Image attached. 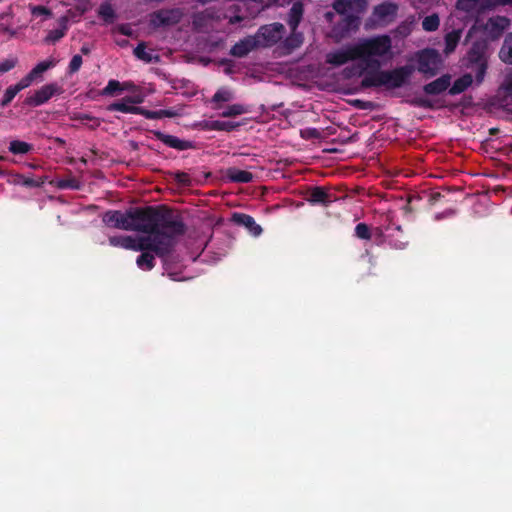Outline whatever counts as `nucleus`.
Segmentation results:
<instances>
[{"label": "nucleus", "instance_id": "38", "mask_svg": "<svg viewBox=\"0 0 512 512\" xmlns=\"http://www.w3.org/2000/svg\"><path fill=\"white\" fill-rule=\"evenodd\" d=\"M410 103H411V105H413L415 107H419V108H424V109H434L435 108L434 101H432L429 98L423 97V96L414 97L410 101Z\"/></svg>", "mask_w": 512, "mask_h": 512}, {"label": "nucleus", "instance_id": "4", "mask_svg": "<svg viewBox=\"0 0 512 512\" xmlns=\"http://www.w3.org/2000/svg\"><path fill=\"white\" fill-rule=\"evenodd\" d=\"M490 52L489 44L486 39H478L474 41L471 47L461 59V67L469 70L475 75V82L480 85L486 76L488 69Z\"/></svg>", "mask_w": 512, "mask_h": 512}, {"label": "nucleus", "instance_id": "13", "mask_svg": "<svg viewBox=\"0 0 512 512\" xmlns=\"http://www.w3.org/2000/svg\"><path fill=\"white\" fill-rule=\"evenodd\" d=\"M151 133L156 137V139L164 143L166 146L178 151H185L195 148L194 142L190 140L180 139L174 135L165 134L160 130H152Z\"/></svg>", "mask_w": 512, "mask_h": 512}, {"label": "nucleus", "instance_id": "8", "mask_svg": "<svg viewBox=\"0 0 512 512\" xmlns=\"http://www.w3.org/2000/svg\"><path fill=\"white\" fill-rule=\"evenodd\" d=\"M441 57L435 49H424L418 54L417 70L426 77L435 76L440 68Z\"/></svg>", "mask_w": 512, "mask_h": 512}, {"label": "nucleus", "instance_id": "32", "mask_svg": "<svg viewBox=\"0 0 512 512\" xmlns=\"http://www.w3.org/2000/svg\"><path fill=\"white\" fill-rule=\"evenodd\" d=\"M440 25V19L437 14H431L426 16L422 21V28L427 32H433L438 29Z\"/></svg>", "mask_w": 512, "mask_h": 512}, {"label": "nucleus", "instance_id": "50", "mask_svg": "<svg viewBox=\"0 0 512 512\" xmlns=\"http://www.w3.org/2000/svg\"><path fill=\"white\" fill-rule=\"evenodd\" d=\"M14 66H15V61L14 60H5V61L0 63V72H2V73L8 72L12 68H14Z\"/></svg>", "mask_w": 512, "mask_h": 512}, {"label": "nucleus", "instance_id": "15", "mask_svg": "<svg viewBox=\"0 0 512 512\" xmlns=\"http://www.w3.org/2000/svg\"><path fill=\"white\" fill-rule=\"evenodd\" d=\"M257 47H259V40L255 36H247L231 47L230 54L234 57L242 58Z\"/></svg>", "mask_w": 512, "mask_h": 512}, {"label": "nucleus", "instance_id": "33", "mask_svg": "<svg viewBox=\"0 0 512 512\" xmlns=\"http://www.w3.org/2000/svg\"><path fill=\"white\" fill-rule=\"evenodd\" d=\"M237 127H239V124L231 122V121L215 120L210 123V129L216 130V131L230 132V131L235 130Z\"/></svg>", "mask_w": 512, "mask_h": 512}, {"label": "nucleus", "instance_id": "55", "mask_svg": "<svg viewBox=\"0 0 512 512\" xmlns=\"http://www.w3.org/2000/svg\"><path fill=\"white\" fill-rule=\"evenodd\" d=\"M505 91L508 95L512 96V77L509 78L505 85H504Z\"/></svg>", "mask_w": 512, "mask_h": 512}, {"label": "nucleus", "instance_id": "19", "mask_svg": "<svg viewBox=\"0 0 512 512\" xmlns=\"http://www.w3.org/2000/svg\"><path fill=\"white\" fill-rule=\"evenodd\" d=\"M304 15V5L301 1H296L292 4L289 10L287 24L291 30H297Z\"/></svg>", "mask_w": 512, "mask_h": 512}, {"label": "nucleus", "instance_id": "44", "mask_svg": "<svg viewBox=\"0 0 512 512\" xmlns=\"http://www.w3.org/2000/svg\"><path fill=\"white\" fill-rule=\"evenodd\" d=\"M83 63L82 56L81 55H74L69 63L68 66V73L74 74L79 71L81 68V65Z\"/></svg>", "mask_w": 512, "mask_h": 512}, {"label": "nucleus", "instance_id": "35", "mask_svg": "<svg viewBox=\"0 0 512 512\" xmlns=\"http://www.w3.org/2000/svg\"><path fill=\"white\" fill-rule=\"evenodd\" d=\"M134 55L139 60L146 63H151L154 59L152 53L146 51V45L144 42L139 43L134 49Z\"/></svg>", "mask_w": 512, "mask_h": 512}, {"label": "nucleus", "instance_id": "39", "mask_svg": "<svg viewBox=\"0 0 512 512\" xmlns=\"http://www.w3.org/2000/svg\"><path fill=\"white\" fill-rule=\"evenodd\" d=\"M233 99V93L226 88H220L212 97V102H228Z\"/></svg>", "mask_w": 512, "mask_h": 512}, {"label": "nucleus", "instance_id": "5", "mask_svg": "<svg viewBox=\"0 0 512 512\" xmlns=\"http://www.w3.org/2000/svg\"><path fill=\"white\" fill-rule=\"evenodd\" d=\"M366 5V0H335L333 9L343 18L334 26V32L340 37H345L351 31H356L360 25V18L349 12H363Z\"/></svg>", "mask_w": 512, "mask_h": 512}, {"label": "nucleus", "instance_id": "11", "mask_svg": "<svg viewBox=\"0 0 512 512\" xmlns=\"http://www.w3.org/2000/svg\"><path fill=\"white\" fill-rule=\"evenodd\" d=\"M180 8L160 9L151 14V25L154 27L172 26L178 24L183 18Z\"/></svg>", "mask_w": 512, "mask_h": 512}, {"label": "nucleus", "instance_id": "21", "mask_svg": "<svg viewBox=\"0 0 512 512\" xmlns=\"http://www.w3.org/2000/svg\"><path fill=\"white\" fill-rule=\"evenodd\" d=\"M473 83V76L471 73H465L461 77L457 78L451 87H449L448 93L452 96L461 94L467 90Z\"/></svg>", "mask_w": 512, "mask_h": 512}, {"label": "nucleus", "instance_id": "62", "mask_svg": "<svg viewBox=\"0 0 512 512\" xmlns=\"http://www.w3.org/2000/svg\"><path fill=\"white\" fill-rule=\"evenodd\" d=\"M29 167H30V168H33V169H35V168H37V165H35V164H29Z\"/></svg>", "mask_w": 512, "mask_h": 512}, {"label": "nucleus", "instance_id": "28", "mask_svg": "<svg viewBox=\"0 0 512 512\" xmlns=\"http://www.w3.org/2000/svg\"><path fill=\"white\" fill-rule=\"evenodd\" d=\"M46 181V178L34 179L32 177H26L22 174H15L14 184L21 185L28 188L41 187Z\"/></svg>", "mask_w": 512, "mask_h": 512}, {"label": "nucleus", "instance_id": "36", "mask_svg": "<svg viewBox=\"0 0 512 512\" xmlns=\"http://www.w3.org/2000/svg\"><path fill=\"white\" fill-rule=\"evenodd\" d=\"M354 234L361 240H370L372 237L370 227L366 223H358L354 229Z\"/></svg>", "mask_w": 512, "mask_h": 512}, {"label": "nucleus", "instance_id": "1", "mask_svg": "<svg viewBox=\"0 0 512 512\" xmlns=\"http://www.w3.org/2000/svg\"><path fill=\"white\" fill-rule=\"evenodd\" d=\"M103 223L115 229L142 233L161 231L184 234L186 226L180 216L165 205L129 208L125 212L108 210L102 216Z\"/></svg>", "mask_w": 512, "mask_h": 512}, {"label": "nucleus", "instance_id": "43", "mask_svg": "<svg viewBox=\"0 0 512 512\" xmlns=\"http://www.w3.org/2000/svg\"><path fill=\"white\" fill-rule=\"evenodd\" d=\"M99 15L106 21H112L115 17L114 10L109 4H102L100 6Z\"/></svg>", "mask_w": 512, "mask_h": 512}, {"label": "nucleus", "instance_id": "27", "mask_svg": "<svg viewBox=\"0 0 512 512\" xmlns=\"http://www.w3.org/2000/svg\"><path fill=\"white\" fill-rule=\"evenodd\" d=\"M499 58L506 64H512V32L506 35L499 51Z\"/></svg>", "mask_w": 512, "mask_h": 512}, {"label": "nucleus", "instance_id": "51", "mask_svg": "<svg viewBox=\"0 0 512 512\" xmlns=\"http://www.w3.org/2000/svg\"><path fill=\"white\" fill-rule=\"evenodd\" d=\"M279 0H255V3L261 6V9L264 10L278 3Z\"/></svg>", "mask_w": 512, "mask_h": 512}, {"label": "nucleus", "instance_id": "57", "mask_svg": "<svg viewBox=\"0 0 512 512\" xmlns=\"http://www.w3.org/2000/svg\"><path fill=\"white\" fill-rule=\"evenodd\" d=\"M398 31L399 33L401 34H407L409 32V27L407 24L405 23H402L401 25H399L398 27Z\"/></svg>", "mask_w": 512, "mask_h": 512}, {"label": "nucleus", "instance_id": "20", "mask_svg": "<svg viewBox=\"0 0 512 512\" xmlns=\"http://www.w3.org/2000/svg\"><path fill=\"white\" fill-rule=\"evenodd\" d=\"M303 41L304 36L301 32L291 30V34L283 40L281 47L285 50L286 54H290L298 49L303 44Z\"/></svg>", "mask_w": 512, "mask_h": 512}, {"label": "nucleus", "instance_id": "2", "mask_svg": "<svg viewBox=\"0 0 512 512\" xmlns=\"http://www.w3.org/2000/svg\"><path fill=\"white\" fill-rule=\"evenodd\" d=\"M147 234V236H141L138 239H135L132 236H110L108 238V242L110 246L120 247L126 250H153L157 257L161 258L165 268L167 269L169 260L172 257L177 244V238L183 234L167 231Z\"/></svg>", "mask_w": 512, "mask_h": 512}, {"label": "nucleus", "instance_id": "49", "mask_svg": "<svg viewBox=\"0 0 512 512\" xmlns=\"http://www.w3.org/2000/svg\"><path fill=\"white\" fill-rule=\"evenodd\" d=\"M211 17L210 14H207L206 12H198L193 15V24L195 26L200 25L206 18Z\"/></svg>", "mask_w": 512, "mask_h": 512}, {"label": "nucleus", "instance_id": "53", "mask_svg": "<svg viewBox=\"0 0 512 512\" xmlns=\"http://www.w3.org/2000/svg\"><path fill=\"white\" fill-rule=\"evenodd\" d=\"M124 100L128 103H131L132 105L140 104L143 102V97L136 95V96H126L124 97Z\"/></svg>", "mask_w": 512, "mask_h": 512}, {"label": "nucleus", "instance_id": "7", "mask_svg": "<svg viewBox=\"0 0 512 512\" xmlns=\"http://www.w3.org/2000/svg\"><path fill=\"white\" fill-rule=\"evenodd\" d=\"M285 26L280 22L262 25L254 35L259 40V47H271L284 36Z\"/></svg>", "mask_w": 512, "mask_h": 512}, {"label": "nucleus", "instance_id": "34", "mask_svg": "<svg viewBox=\"0 0 512 512\" xmlns=\"http://www.w3.org/2000/svg\"><path fill=\"white\" fill-rule=\"evenodd\" d=\"M125 88L123 85L114 79L108 81L106 87L101 91V95L103 96H113L118 92L123 91Z\"/></svg>", "mask_w": 512, "mask_h": 512}, {"label": "nucleus", "instance_id": "12", "mask_svg": "<svg viewBox=\"0 0 512 512\" xmlns=\"http://www.w3.org/2000/svg\"><path fill=\"white\" fill-rule=\"evenodd\" d=\"M357 59L360 58L357 52L356 44L338 49L326 55V63L335 67L342 66L349 61H354Z\"/></svg>", "mask_w": 512, "mask_h": 512}, {"label": "nucleus", "instance_id": "59", "mask_svg": "<svg viewBox=\"0 0 512 512\" xmlns=\"http://www.w3.org/2000/svg\"><path fill=\"white\" fill-rule=\"evenodd\" d=\"M503 6H506V5H512V0H501L500 2Z\"/></svg>", "mask_w": 512, "mask_h": 512}, {"label": "nucleus", "instance_id": "61", "mask_svg": "<svg viewBox=\"0 0 512 512\" xmlns=\"http://www.w3.org/2000/svg\"><path fill=\"white\" fill-rule=\"evenodd\" d=\"M81 119H82V120H84V119H89V120H91V119H93V118H92L90 115L85 114V115H83V116L81 117Z\"/></svg>", "mask_w": 512, "mask_h": 512}, {"label": "nucleus", "instance_id": "22", "mask_svg": "<svg viewBox=\"0 0 512 512\" xmlns=\"http://www.w3.org/2000/svg\"><path fill=\"white\" fill-rule=\"evenodd\" d=\"M226 177L234 183H249L253 179V174L246 170H241L235 167L228 168Z\"/></svg>", "mask_w": 512, "mask_h": 512}, {"label": "nucleus", "instance_id": "23", "mask_svg": "<svg viewBox=\"0 0 512 512\" xmlns=\"http://www.w3.org/2000/svg\"><path fill=\"white\" fill-rule=\"evenodd\" d=\"M142 253L137 257L136 264L141 270L150 271L155 267V256L153 250L141 251Z\"/></svg>", "mask_w": 512, "mask_h": 512}, {"label": "nucleus", "instance_id": "52", "mask_svg": "<svg viewBox=\"0 0 512 512\" xmlns=\"http://www.w3.org/2000/svg\"><path fill=\"white\" fill-rule=\"evenodd\" d=\"M32 12L34 15H51V11L45 6H36Z\"/></svg>", "mask_w": 512, "mask_h": 512}, {"label": "nucleus", "instance_id": "10", "mask_svg": "<svg viewBox=\"0 0 512 512\" xmlns=\"http://www.w3.org/2000/svg\"><path fill=\"white\" fill-rule=\"evenodd\" d=\"M62 93V88L57 83H50L42 86L34 93L25 98L24 104L37 107L48 102L54 95Z\"/></svg>", "mask_w": 512, "mask_h": 512}, {"label": "nucleus", "instance_id": "54", "mask_svg": "<svg viewBox=\"0 0 512 512\" xmlns=\"http://www.w3.org/2000/svg\"><path fill=\"white\" fill-rule=\"evenodd\" d=\"M244 20V17L241 16V15H234V16H231L228 20L229 24L231 25H235L237 23H240Z\"/></svg>", "mask_w": 512, "mask_h": 512}, {"label": "nucleus", "instance_id": "3", "mask_svg": "<svg viewBox=\"0 0 512 512\" xmlns=\"http://www.w3.org/2000/svg\"><path fill=\"white\" fill-rule=\"evenodd\" d=\"M415 68L406 64L391 70L368 71L361 80L362 88L384 87L386 90L401 88L410 82Z\"/></svg>", "mask_w": 512, "mask_h": 512}, {"label": "nucleus", "instance_id": "16", "mask_svg": "<svg viewBox=\"0 0 512 512\" xmlns=\"http://www.w3.org/2000/svg\"><path fill=\"white\" fill-rule=\"evenodd\" d=\"M231 221L238 226L247 228L249 233L255 237L259 236L263 231L261 226L255 222L254 218L245 213H233Z\"/></svg>", "mask_w": 512, "mask_h": 512}, {"label": "nucleus", "instance_id": "46", "mask_svg": "<svg viewBox=\"0 0 512 512\" xmlns=\"http://www.w3.org/2000/svg\"><path fill=\"white\" fill-rule=\"evenodd\" d=\"M501 0H481L479 12L493 9L498 6H503Z\"/></svg>", "mask_w": 512, "mask_h": 512}, {"label": "nucleus", "instance_id": "9", "mask_svg": "<svg viewBox=\"0 0 512 512\" xmlns=\"http://www.w3.org/2000/svg\"><path fill=\"white\" fill-rule=\"evenodd\" d=\"M510 24L511 21L508 17L496 15L487 19V21L482 25V30L488 39L496 41L502 37Z\"/></svg>", "mask_w": 512, "mask_h": 512}, {"label": "nucleus", "instance_id": "40", "mask_svg": "<svg viewBox=\"0 0 512 512\" xmlns=\"http://www.w3.org/2000/svg\"><path fill=\"white\" fill-rule=\"evenodd\" d=\"M67 27L63 25L62 28L53 29L48 32V35L45 38L46 42L56 43L61 38H63L66 34Z\"/></svg>", "mask_w": 512, "mask_h": 512}, {"label": "nucleus", "instance_id": "30", "mask_svg": "<svg viewBox=\"0 0 512 512\" xmlns=\"http://www.w3.org/2000/svg\"><path fill=\"white\" fill-rule=\"evenodd\" d=\"M249 112V108L243 104H232L228 106L221 116L224 118L235 117Z\"/></svg>", "mask_w": 512, "mask_h": 512}, {"label": "nucleus", "instance_id": "58", "mask_svg": "<svg viewBox=\"0 0 512 512\" xmlns=\"http://www.w3.org/2000/svg\"><path fill=\"white\" fill-rule=\"evenodd\" d=\"M81 53L84 54V55H88L90 53V48L86 45H83L81 47Z\"/></svg>", "mask_w": 512, "mask_h": 512}, {"label": "nucleus", "instance_id": "60", "mask_svg": "<svg viewBox=\"0 0 512 512\" xmlns=\"http://www.w3.org/2000/svg\"><path fill=\"white\" fill-rule=\"evenodd\" d=\"M120 31H121V33H122V34H124V35H130V34H131V32H130L129 30H127L126 28H124V27H122V28L120 29Z\"/></svg>", "mask_w": 512, "mask_h": 512}, {"label": "nucleus", "instance_id": "31", "mask_svg": "<svg viewBox=\"0 0 512 512\" xmlns=\"http://www.w3.org/2000/svg\"><path fill=\"white\" fill-rule=\"evenodd\" d=\"M480 3L481 0H458L456 7L463 12L473 13L479 12Z\"/></svg>", "mask_w": 512, "mask_h": 512}, {"label": "nucleus", "instance_id": "56", "mask_svg": "<svg viewBox=\"0 0 512 512\" xmlns=\"http://www.w3.org/2000/svg\"><path fill=\"white\" fill-rule=\"evenodd\" d=\"M442 197V195L439 193V192H435V193H432L431 196H430V199L429 201L434 204L436 203L440 198Z\"/></svg>", "mask_w": 512, "mask_h": 512}, {"label": "nucleus", "instance_id": "45", "mask_svg": "<svg viewBox=\"0 0 512 512\" xmlns=\"http://www.w3.org/2000/svg\"><path fill=\"white\" fill-rule=\"evenodd\" d=\"M174 179L181 186H185V187L191 186V178H190L189 174L186 172L177 171L174 174Z\"/></svg>", "mask_w": 512, "mask_h": 512}, {"label": "nucleus", "instance_id": "41", "mask_svg": "<svg viewBox=\"0 0 512 512\" xmlns=\"http://www.w3.org/2000/svg\"><path fill=\"white\" fill-rule=\"evenodd\" d=\"M56 186L59 189H74L77 190L80 188L79 181L75 178H66L59 179L56 182Z\"/></svg>", "mask_w": 512, "mask_h": 512}, {"label": "nucleus", "instance_id": "6", "mask_svg": "<svg viewBox=\"0 0 512 512\" xmlns=\"http://www.w3.org/2000/svg\"><path fill=\"white\" fill-rule=\"evenodd\" d=\"M392 41L388 35H379L367 39H363L356 44L357 52L360 59L366 60L370 65L369 58L372 56L382 57L390 52Z\"/></svg>", "mask_w": 512, "mask_h": 512}, {"label": "nucleus", "instance_id": "17", "mask_svg": "<svg viewBox=\"0 0 512 512\" xmlns=\"http://www.w3.org/2000/svg\"><path fill=\"white\" fill-rule=\"evenodd\" d=\"M451 85V75L444 74L439 78L431 81L423 86V91L426 95H440L449 89Z\"/></svg>", "mask_w": 512, "mask_h": 512}, {"label": "nucleus", "instance_id": "42", "mask_svg": "<svg viewBox=\"0 0 512 512\" xmlns=\"http://www.w3.org/2000/svg\"><path fill=\"white\" fill-rule=\"evenodd\" d=\"M18 93L19 92L13 85L9 86L4 92L3 98L1 100V106L6 107Z\"/></svg>", "mask_w": 512, "mask_h": 512}, {"label": "nucleus", "instance_id": "37", "mask_svg": "<svg viewBox=\"0 0 512 512\" xmlns=\"http://www.w3.org/2000/svg\"><path fill=\"white\" fill-rule=\"evenodd\" d=\"M54 66L53 61H42L38 63L30 72V77H33L36 79L39 77L42 73L47 71L48 69L52 68Z\"/></svg>", "mask_w": 512, "mask_h": 512}, {"label": "nucleus", "instance_id": "47", "mask_svg": "<svg viewBox=\"0 0 512 512\" xmlns=\"http://www.w3.org/2000/svg\"><path fill=\"white\" fill-rule=\"evenodd\" d=\"M33 80L34 78L30 77V74L28 73L24 78H22L17 84L13 86L16 88L18 92H20L21 90L29 87L32 84Z\"/></svg>", "mask_w": 512, "mask_h": 512}, {"label": "nucleus", "instance_id": "25", "mask_svg": "<svg viewBox=\"0 0 512 512\" xmlns=\"http://www.w3.org/2000/svg\"><path fill=\"white\" fill-rule=\"evenodd\" d=\"M461 35H462L461 29L452 30L451 32H449L445 35L444 53L446 55H449L455 51V49L461 39Z\"/></svg>", "mask_w": 512, "mask_h": 512}, {"label": "nucleus", "instance_id": "14", "mask_svg": "<svg viewBox=\"0 0 512 512\" xmlns=\"http://www.w3.org/2000/svg\"><path fill=\"white\" fill-rule=\"evenodd\" d=\"M337 197L335 194L329 192L328 189L322 186H314L309 189L306 200L312 205H323L329 206L331 203L336 201Z\"/></svg>", "mask_w": 512, "mask_h": 512}, {"label": "nucleus", "instance_id": "24", "mask_svg": "<svg viewBox=\"0 0 512 512\" xmlns=\"http://www.w3.org/2000/svg\"><path fill=\"white\" fill-rule=\"evenodd\" d=\"M107 109L109 111H120L123 113H131V114H139L142 113V107L132 105L131 103H128L124 100V98L121 101L113 102L111 103Z\"/></svg>", "mask_w": 512, "mask_h": 512}, {"label": "nucleus", "instance_id": "18", "mask_svg": "<svg viewBox=\"0 0 512 512\" xmlns=\"http://www.w3.org/2000/svg\"><path fill=\"white\" fill-rule=\"evenodd\" d=\"M398 6L392 2H385L375 6L373 14L382 21H391L397 15Z\"/></svg>", "mask_w": 512, "mask_h": 512}, {"label": "nucleus", "instance_id": "48", "mask_svg": "<svg viewBox=\"0 0 512 512\" xmlns=\"http://www.w3.org/2000/svg\"><path fill=\"white\" fill-rule=\"evenodd\" d=\"M345 77L347 78H350V77H353V76H361L362 73H363V68L359 67V66H351V67H346L343 71Z\"/></svg>", "mask_w": 512, "mask_h": 512}, {"label": "nucleus", "instance_id": "29", "mask_svg": "<svg viewBox=\"0 0 512 512\" xmlns=\"http://www.w3.org/2000/svg\"><path fill=\"white\" fill-rule=\"evenodd\" d=\"M34 149L33 145L21 140H12L9 143L8 150L14 155H24L30 153Z\"/></svg>", "mask_w": 512, "mask_h": 512}, {"label": "nucleus", "instance_id": "26", "mask_svg": "<svg viewBox=\"0 0 512 512\" xmlns=\"http://www.w3.org/2000/svg\"><path fill=\"white\" fill-rule=\"evenodd\" d=\"M142 116L147 119H162V118H174L178 116V112L174 109H161L157 111H151L142 107Z\"/></svg>", "mask_w": 512, "mask_h": 512}]
</instances>
